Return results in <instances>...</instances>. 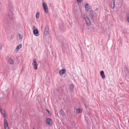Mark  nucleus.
Instances as JSON below:
<instances>
[{
	"mask_svg": "<svg viewBox=\"0 0 129 129\" xmlns=\"http://www.w3.org/2000/svg\"><path fill=\"white\" fill-rule=\"evenodd\" d=\"M33 28H36V27L35 26H33Z\"/></svg>",
	"mask_w": 129,
	"mask_h": 129,
	"instance_id": "nucleus-30",
	"label": "nucleus"
},
{
	"mask_svg": "<svg viewBox=\"0 0 129 129\" xmlns=\"http://www.w3.org/2000/svg\"><path fill=\"white\" fill-rule=\"evenodd\" d=\"M49 33V31L48 27H46L45 28L44 34L46 36Z\"/></svg>",
	"mask_w": 129,
	"mask_h": 129,
	"instance_id": "nucleus-11",
	"label": "nucleus"
},
{
	"mask_svg": "<svg viewBox=\"0 0 129 129\" xmlns=\"http://www.w3.org/2000/svg\"><path fill=\"white\" fill-rule=\"evenodd\" d=\"M46 122L48 124L50 125L52 123V120L50 118H48L46 120Z\"/></svg>",
	"mask_w": 129,
	"mask_h": 129,
	"instance_id": "nucleus-6",
	"label": "nucleus"
},
{
	"mask_svg": "<svg viewBox=\"0 0 129 129\" xmlns=\"http://www.w3.org/2000/svg\"><path fill=\"white\" fill-rule=\"evenodd\" d=\"M22 45L21 44H20L17 46L16 48V50L17 51H18L22 47Z\"/></svg>",
	"mask_w": 129,
	"mask_h": 129,
	"instance_id": "nucleus-16",
	"label": "nucleus"
},
{
	"mask_svg": "<svg viewBox=\"0 0 129 129\" xmlns=\"http://www.w3.org/2000/svg\"><path fill=\"white\" fill-rule=\"evenodd\" d=\"M33 129H34V128H33Z\"/></svg>",
	"mask_w": 129,
	"mask_h": 129,
	"instance_id": "nucleus-35",
	"label": "nucleus"
},
{
	"mask_svg": "<svg viewBox=\"0 0 129 129\" xmlns=\"http://www.w3.org/2000/svg\"><path fill=\"white\" fill-rule=\"evenodd\" d=\"M66 70L65 69H63L60 70L59 71V74L60 76H62L63 74L65 73Z\"/></svg>",
	"mask_w": 129,
	"mask_h": 129,
	"instance_id": "nucleus-7",
	"label": "nucleus"
},
{
	"mask_svg": "<svg viewBox=\"0 0 129 129\" xmlns=\"http://www.w3.org/2000/svg\"><path fill=\"white\" fill-rule=\"evenodd\" d=\"M8 61L11 64H14L13 61L11 58H9L8 60Z\"/></svg>",
	"mask_w": 129,
	"mask_h": 129,
	"instance_id": "nucleus-14",
	"label": "nucleus"
},
{
	"mask_svg": "<svg viewBox=\"0 0 129 129\" xmlns=\"http://www.w3.org/2000/svg\"><path fill=\"white\" fill-rule=\"evenodd\" d=\"M111 8L113 9L115 7V1L114 0H112L111 2Z\"/></svg>",
	"mask_w": 129,
	"mask_h": 129,
	"instance_id": "nucleus-9",
	"label": "nucleus"
},
{
	"mask_svg": "<svg viewBox=\"0 0 129 129\" xmlns=\"http://www.w3.org/2000/svg\"><path fill=\"white\" fill-rule=\"evenodd\" d=\"M91 24V22L90 21V20H89V26Z\"/></svg>",
	"mask_w": 129,
	"mask_h": 129,
	"instance_id": "nucleus-29",
	"label": "nucleus"
},
{
	"mask_svg": "<svg viewBox=\"0 0 129 129\" xmlns=\"http://www.w3.org/2000/svg\"><path fill=\"white\" fill-rule=\"evenodd\" d=\"M0 111L2 113V114L3 113H5V110L1 108L0 109Z\"/></svg>",
	"mask_w": 129,
	"mask_h": 129,
	"instance_id": "nucleus-20",
	"label": "nucleus"
},
{
	"mask_svg": "<svg viewBox=\"0 0 129 129\" xmlns=\"http://www.w3.org/2000/svg\"><path fill=\"white\" fill-rule=\"evenodd\" d=\"M74 87V85L73 84H71L70 86L69 89L71 91H72Z\"/></svg>",
	"mask_w": 129,
	"mask_h": 129,
	"instance_id": "nucleus-15",
	"label": "nucleus"
},
{
	"mask_svg": "<svg viewBox=\"0 0 129 129\" xmlns=\"http://www.w3.org/2000/svg\"><path fill=\"white\" fill-rule=\"evenodd\" d=\"M2 46H1V47H0V50H1L2 49Z\"/></svg>",
	"mask_w": 129,
	"mask_h": 129,
	"instance_id": "nucleus-31",
	"label": "nucleus"
},
{
	"mask_svg": "<svg viewBox=\"0 0 129 129\" xmlns=\"http://www.w3.org/2000/svg\"><path fill=\"white\" fill-rule=\"evenodd\" d=\"M85 118L86 121L87 123H88V118L87 116H85Z\"/></svg>",
	"mask_w": 129,
	"mask_h": 129,
	"instance_id": "nucleus-22",
	"label": "nucleus"
},
{
	"mask_svg": "<svg viewBox=\"0 0 129 129\" xmlns=\"http://www.w3.org/2000/svg\"><path fill=\"white\" fill-rule=\"evenodd\" d=\"M76 111L78 113H80L82 112L83 110L79 108Z\"/></svg>",
	"mask_w": 129,
	"mask_h": 129,
	"instance_id": "nucleus-17",
	"label": "nucleus"
},
{
	"mask_svg": "<svg viewBox=\"0 0 129 129\" xmlns=\"http://www.w3.org/2000/svg\"><path fill=\"white\" fill-rule=\"evenodd\" d=\"M93 29V28H91V30H92V29Z\"/></svg>",
	"mask_w": 129,
	"mask_h": 129,
	"instance_id": "nucleus-32",
	"label": "nucleus"
},
{
	"mask_svg": "<svg viewBox=\"0 0 129 129\" xmlns=\"http://www.w3.org/2000/svg\"><path fill=\"white\" fill-rule=\"evenodd\" d=\"M4 124L5 129H9L7 121L6 119L5 118L4 119Z\"/></svg>",
	"mask_w": 129,
	"mask_h": 129,
	"instance_id": "nucleus-4",
	"label": "nucleus"
},
{
	"mask_svg": "<svg viewBox=\"0 0 129 129\" xmlns=\"http://www.w3.org/2000/svg\"><path fill=\"white\" fill-rule=\"evenodd\" d=\"M42 6L43 9L46 13H48V9L47 5L45 2H43L42 3Z\"/></svg>",
	"mask_w": 129,
	"mask_h": 129,
	"instance_id": "nucleus-1",
	"label": "nucleus"
},
{
	"mask_svg": "<svg viewBox=\"0 0 129 129\" xmlns=\"http://www.w3.org/2000/svg\"><path fill=\"white\" fill-rule=\"evenodd\" d=\"M46 111L49 114H50V111L48 109H46Z\"/></svg>",
	"mask_w": 129,
	"mask_h": 129,
	"instance_id": "nucleus-25",
	"label": "nucleus"
},
{
	"mask_svg": "<svg viewBox=\"0 0 129 129\" xmlns=\"http://www.w3.org/2000/svg\"><path fill=\"white\" fill-rule=\"evenodd\" d=\"M89 114H90V112H89Z\"/></svg>",
	"mask_w": 129,
	"mask_h": 129,
	"instance_id": "nucleus-34",
	"label": "nucleus"
},
{
	"mask_svg": "<svg viewBox=\"0 0 129 129\" xmlns=\"http://www.w3.org/2000/svg\"><path fill=\"white\" fill-rule=\"evenodd\" d=\"M127 21L129 22V14L127 15Z\"/></svg>",
	"mask_w": 129,
	"mask_h": 129,
	"instance_id": "nucleus-26",
	"label": "nucleus"
},
{
	"mask_svg": "<svg viewBox=\"0 0 129 129\" xmlns=\"http://www.w3.org/2000/svg\"><path fill=\"white\" fill-rule=\"evenodd\" d=\"M39 16V13L38 12L37 13L36 15V18H38Z\"/></svg>",
	"mask_w": 129,
	"mask_h": 129,
	"instance_id": "nucleus-23",
	"label": "nucleus"
},
{
	"mask_svg": "<svg viewBox=\"0 0 129 129\" xmlns=\"http://www.w3.org/2000/svg\"><path fill=\"white\" fill-rule=\"evenodd\" d=\"M89 5V4H86L85 6V7L86 9V10L88 11V9H89V8H88V5Z\"/></svg>",
	"mask_w": 129,
	"mask_h": 129,
	"instance_id": "nucleus-19",
	"label": "nucleus"
},
{
	"mask_svg": "<svg viewBox=\"0 0 129 129\" xmlns=\"http://www.w3.org/2000/svg\"><path fill=\"white\" fill-rule=\"evenodd\" d=\"M77 1L79 2H81V0H77Z\"/></svg>",
	"mask_w": 129,
	"mask_h": 129,
	"instance_id": "nucleus-28",
	"label": "nucleus"
},
{
	"mask_svg": "<svg viewBox=\"0 0 129 129\" xmlns=\"http://www.w3.org/2000/svg\"><path fill=\"white\" fill-rule=\"evenodd\" d=\"M81 17L83 19L85 20L86 24L87 25H89V18L88 17L86 16L84 14H82L81 15Z\"/></svg>",
	"mask_w": 129,
	"mask_h": 129,
	"instance_id": "nucleus-3",
	"label": "nucleus"
},
{
	"mask_svg": "<svg viewBox=\"0 0 129 129\" xmlns=\"http://www.w3.org/2000/svg\"><path fill=\"white\" fill-rule=\"evenodd\" d=\"M9 18L12 19L14 18V15L13 14V13L12 11L10 12V13L9 15Z\"/></svg>",
	"mask_w": 129,
	"mask_h": 129,
	"instance_id": "nucleus-8",
	"label": "nucleus"
},
{
	"mask_svg": "<svg viewBox=\"0 0 129 129\" xmlns=\"http://www.w3.org/2000/svg\"><path fill=\"white\" fill-rule=\"evenodd\" d=\"M124 69L125 70L124 71V70H122V72L123 73V72H124V73L125 74V73H126V74H127L128 73H128V71H127V68L126 66H125L124 68Z\"/></svg>",
	"mask_w": 129,
	"mask_h": 129,
	"instance_id": "nucleus-13",
	"label": "nucleus"
},
{
	"mask_svg": "<svg viewBox=\"0 0 129 129\" xmlns=\"http://www.w3.org/2000/svg\"><path fill=\"white\" fill-rule=\"evenodd\" d=\"M33 33L36 36H38V35H37L38 34V30L36 29H34L33 31Z\"/></svg>",
	"mask_w": 129,
	"mask_h": 129,
	"instance_id": "nucleus-10",
	"label": "nucleus"
},
{
	"mask_svg": "<svg viewBox=\"0 0 129 129\" xmlns=\"http://www.w3.org/2000/svg\"><path fill=\"white\" fill-rule=\"evenodd\" d=\"M84 105L86 109L88 108V107L85 104H84Z\"/></svg>",
	"mask_w": 129,
	"mask_h": 129,
	"instance_id": "nucleus-27",
	"label": "nucleus"
},
{
	"mask_svg": "<svg viewBox=\"0 0 129 129\" xmlns=\"http://www.w3.org/2000/svg\"><path fill=\"white\" fill-rule=\"evenodd\" d=\"M91 9L89 8V11L90 12V18L93 21H94V12L93 11L91 10Z\"/></svg>",
	"mask_w": 129,
	"mask_h": 129,
	"instance_id": "nucleus-2",
	"label": "nucleus"
},
{
	"mask_svg": "<svg viewBox=\"0 0 129 129\" xmlns=\"http://www.w3.org/2000/svg\"><path fill=\"white\" fill-rule=\"evenodd\" d=\"M2 115L4 117V118L6 119L7 118V115L6 114V113H4L2 114Z\"/></svg>",
	"mask_w": 129,
	"mask_h": 129,
	"instance_id": "nucleus-21",
	"label": "nucleus"
},
{
	"mask_svg": "<svg viewBox=\"0 0 129 129\" xmlns=\"http://www.w3.org/2000/svg\"><path fill=\"white\" fill-rule=\"evenodd\" d=\"M100 74L102 78L103 79H104L105 78V75L104 73V71H101L100 72Z\"/></svg>",
	"mask_w": 129,
	"mask_h": 129,
	"instance_id": "nucleus-12",
	"label": "nucleus"
},
{
	"mask_svg": "<svg viewBox=\"0 0 129 129\" xmlns=\"http://www.w3.org/2000/svg\"><path fill=\"white\" fill-rule=\"evenodd\" d=\"M74 12L75 13H76V12Z\"/></svg>",
	"mask_w": 129,
	"mask_h": 129,
	"instance_id": "nucleus-33",
	"label": "nucleus"
},
{
	"mask_svg": "<svg viewBox=\"0 0 129 129\" xmlns=\"http://www.w3.org/2000/svg\"><path fill=\"white\" fill-rule=\"evenodd\" d=\"M126 79L127 81H129V73L125 74Z\"/></svg>",
	"mask_w": 129,
	"mask_h": 129,
	"instance_id": "nucleus-18",
	"label": "nucleus"
},
{
	"mask_svg": "<svg viewBox=\"0 0 129 129\" xmlns=\"http://www.w3.org/2000/svg\"><path fill=\"white\" fill-rule=\"evenodd\" d=\"M19 37L20 39H21L22 38V36L21 34H19Z\"/></svg>",
	"mask_w": 129,
	"mask_h": 129,
	"instance_id": "nucleus-24",
	"label": "nucleus"
},
{
	"mask_svg": "<svg viewBox=\"0 0 129 129\" xmlns=\"http://www.w3.org/2000/svg\"><path fill=\"white\" fill-rule=\"evenodd\" d=\"M59 129H60L59 128Z\"/></svg>",
	"mask_w": 129,
	"mask_h": 129,
	"instance_id": "nucleus-36",
	"label": "nucleus"
},
{
	"mask_svg": "<svg viewBox=\"0 0 129 129\" xmlns=\"http://www.w3.org/2000/svg\"><path fill=\"white\" fill-rule=\"evenodd\" d=\"M33 65L34 68V69L35 70H36L37 69V64L36 61V59H33Z\"/></svg>",
	"mask_w": 129,
	"mask_h": 129,
	"instance_id": "nucleus-5",
	"label": "nucleus"
}]
</instances>
